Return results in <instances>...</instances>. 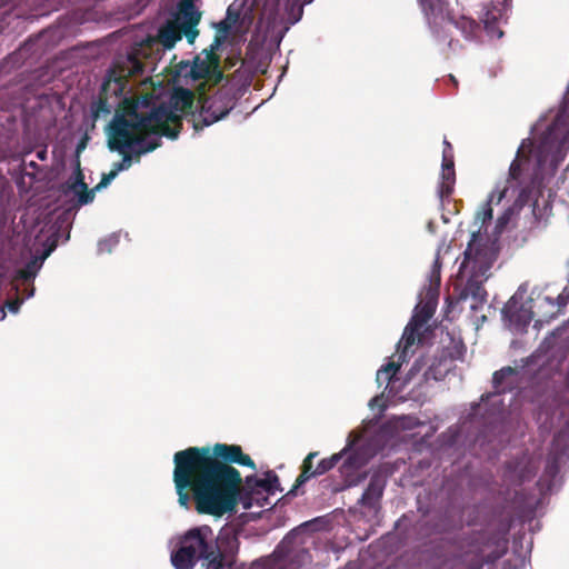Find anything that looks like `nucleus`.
Returning <instances> with one entry per match:
<instances>
[{"label":"nucleus","instance_id":"nucleus-1","mask_svg":"<svg viewBox=\"0 0 569 569\" xmlns=\"http://www.w3.org/2000/svg\"><path fill=\"white\" fill-rule=\"evenodd\" d=\"M102 92L103 99L93 111L94 118L100 112L110 113L112 109L116 110V116L107 129L108 144L111 150L124 156L90 191H87V184L80 179V174L74 178L66 193L80 206L91 202L94 191L108 187L119 172L130 168L132 160L127 152L144 154L159 147L162 136L176 139L179 121L193 103L192 92L183 88L172 92L168 106H156L153 99L148 97L136 99L128 89L124 77H117L114 72L107 76Z\"/></svg>","mask_w":569,"mask_h":569},{"label":"nucleus","instance_id":"nucleus-2","mask_svg":"<svg viewBox=\"0 0 569 569\" xmlns=\"http://www.w3.org/2000/svg\"><path fill=\"white\" fill-rule=\"evenodd\" d=\"M219 459L256 468L252 459L236 445L217 443L212 448L191 447L178 451L173 459V482L181 507H189L188 489L192 491L196 510L213 517L232 513L238 501L243 509L272 505L270 497L281 490L274 472L247 477L240 491V473Z\"/></svg>","mask_w":569,"mask_h":569},{"label":"nucleus","instance_id":"nucleus-3","mask_svg":"<svg viewBox=\"0 0 569 569\" xmlns=\"http://www.w3.org/2000/svg\"><path fill=\"white\" fill-rule=\"evenodd\" d=\"M416 428H427L425 436L435 431V428L426 426L411 416H400L389 420L376 436L366 439L363 442L360 441L362 436L352 431L347 439L346 447L331 457L319 461L316 469H312V460L318 456V452H310L303 461L302 472L297 479V486L303 485L312 477L326 473L340 460H342V463L339 470L346 486H357L362 479L360 469L382 449V440L401 438V432Z\"/></svg>","mask_w":569,"mask_h":569},{"label":"nucleus","instance_id":"nucleus-4","mask_svg":"<svg viewBox=\"0 0 569 569\" xmlns=\"http://www.w3.org/2000/svg\"><path fill=\"white\" fill-rule=\"evenodd\" d=\"M440 284V266H439V251L437 252L433 269L431 271L429 287L425 291L423 298L418 302L415 308V313L411 321L406 327L399 346L402 351L393 356L390 361L382 366L377 372V382L381 386L386 383V391L388 398H398L403 401L406 398L399 396L406 383H408L418 372L426 366L423 359H418L411 367L408 377L401 381L397 373L415 346L416 340L418 343L422 342L421 332L427 329V322L432 317L438 300V287Z\"/></svg>","mask_w":569,"mask_h":569},{"label":"nucleus","instance_id":"nucleus-5","mask_svg":"<svg viewBox=\"0 0 569 569\" xmlns=\"http://www.w3.org/2000/svg\"><path fill=\"white\" fill-rule=\"evenodd\" d=\"M428 27L440 43H447L451 47V40L448 41V33L452 28L459 29L466 39H472L479 31L478 23L461 16L459 20H452L446 9L443 0H419Z\"/></svg>","mask_w":569,"mask_h":569},{"label":"nucleus","instance_id":"nucleus-6","mask_svg":"<svg viewBox=\"0 0 569 569\" xmlns=\"http://www.w3.org/2000/svg\"><path fill=\"white\" fill-rule=\"evenodd\" d=\"M213 531L209 526L190 529L180 538L177 550L171 552V562L176 569H192L200 559L213 555Z\"/></svg>","mask_w":569,"mask_h":569},{"label":"nucleus","instance_id":"nucleus-7","mask_svg":"<svg viewBox=\"0 0 569 569\" xmlns=\"http://www.w3.org/2000/svg\"><path fill=\"white\" fill-rule=\"evenodd\" d=\"M201 13L197 10L191 0H182L177 8L174 19L168 21L159 30V41L166 49L174 47L183 33L189 43H193L198 37L197 26L200 22Z\"/></svg>","mask_w":569,"mask_h":569},{"label":"nucleus","instance_id":"nucleus-8","mask_svg":"<svg viewBox=\"0 0 569 569\" xmlns=\"http://www.w3.org/2000/svg\"><path fill=\"white\" fill-rule=\"evenodd\" d=\"M198 89L199 110L198 114L193 116V127L196 130L219 121L229 113L234 104V98L231 94L230 88L222 87L209 96L202 90L201 84Z\"/></svg>","mask_w":569,"mask_h":569},{"label":"nucleus","instance_id":"nucleus-9","mask_svg":"<svg viewBox=\"0 0 569 569\" xmlns=\"http://www.w3.org/2000/svg\"><path fill=\"white\" fill-rule=\"evenodd\" d=\"M220 46L218 39L211 44L210 50H203L201 56L194 58L192 64H183L180 67V76L186 78L187 81H198L206 79V81L217 82L222 78L220 70L218 69V60L213 54Z\"/></svg>","mask_w":569,"mask_h":569},{"label":"nucleus","instance_id":"nucleus-10","mask_svg":"<svg viewBox=\"0 0 569 569\" xmlns=\"http://www.w3.org/2000/svg\"><path fill=\"white\" fill-rule=\"evenodd\" d=\"M503 319L511 330L521 332L533 317L532 300L526 299V288L520 287L502 309Z\"/></svg>","mask_w":569,"mask_h":569},{"label":"nucleus","instance_id":"nucleus-11","mask_svg":"<svg viewBox=\"0 0 569 569\" xmlns=\"http://www.w3.org/2000/svg\"><path fill=\"white\" fill-rule=\"evenodd\" d=\"M456 182L453 151L451 144L445 140L442 150V163L438 194L441 200L449 197Z\"/></svg>","mask_w":569,"mask_h":569},{"label":"nucleus","instance_id":"nucleus-12","mask_svg":"<svg viewBox=\"0 0 569 569\" xmlns=\"http://www.w3.org/2000/svg\"><path fill=\"white\" fill-rule=\"evenodd\" d=\"M507 6L508 0H496L491 9L488 6L482 7L480 18L488 36L492 39H500L503 36L498 24L506 13Z\"/></svg>","mask_w":569,"mask_h":569},{"label":"nucleus","instance_id":"nucleus-13","mask_svg":"<svg viewBox=\"0 0 569 569\" xmlns=\"http://www.w3.org/2000/svg\"><path fill=\"white\" fill-rule=\"evenodd\" d=\"M453 350L455 351L443 350L441 357L432 361L423 373L426 380H441L452 369L453 360L461 356L459 345L456 343Z\"/></svg>","mask_w":569,"mask_h":569},{"label":"nucleus","instance_id":"nucleus-14","mask_svg":"<svg viewBox=\"0 0 569 569\" xmlns=\"http://www.w3.org/2000/svg\"><path fill=\"white\" fill-rule=\"evenodd\" d=\"M518 372L510 368H503L500 371L495 372L493 375V386L496 388V392L492 395H488L486 398L482 397L481 401L483 403L490 402L491 405H496L500 402L499 397L505 393L510 386L517 381Z\"/></svg>","mask_w":569,"mask_h":569},{"label":"nucleus","instance_id":"nucleus-15","mask_svg":"<svg viewBox=\"0 0 569 569\" xmlns=\"http://www.w3.org/2000/svg\"><path fill=\"white\" fill-rule=\"evenodd\" d=\"M289 536L282 541L281 546L272 553L271 557L261 561L262 569H298L299 565L293 562L289 555H286L282 549L289 540Z\"/></svg>","mask_w":569,"mask_h":569},{"label":"nucleus","instance_id":"nucleus-16","mask_svg":"<svg viewBox=\"0 0 569 569\" xmlns=\"http://www.w3.org/2000/svg\"><path fill=\"white\" fill-rule=\"evenodd\" d=\"M56 248V239L49 238L46 242V250L41 257H34L24 269L20 271V277L24 280L36 277L41 269L43 261L50 256Z\"/></svg>","mask_w":569,"mask_h":569},{"label":"nucleus","instance_id":"nucleus-17","mask_svg":"<svg viewBox=\"0 0 569 569\" xmlns=\"http://www.w3.org/2000/svg\"><path fill=\"white\" fill-rule=\"evenodd\" d=\"M383 483L379 480H372L361 497V503L375 508L382 496Z\"/></svg>","mask_w":569,"mask_h":569},{"label":"nucleus","instance_id":"nucleus-18","mask_svg":"<svg viewBox=\"0 0 569 569\" xmlns=\"http://www.w3.org/2000/svg\"><path fill=\"white\" fill-rule=\"evenodd\" d=\"M568 301H569V287H566V288H563L561 293L558 295L556 300H553L550 297H542L541 299H539V307H542L543 305L549 306L552 309L550 316L553 317L556 313L555 309L557 308V311H559L561 308H563L567 305Z\"/></svg>","mask_w":569,"mask_h":569},{"label":"nucleus","instance_id":"nucleus-19","mask_svg":"<svg viewBox=\"0 0 569 569\" xmlns=\"http://www.w3.org/2000/svg\"><path fill=\"white\" fill-rule=\"evenodd\" d=\"M119 242V236L116 233H112L108 236L107 238L102 239L98 243V250L99 252H111L112 249L118 244Z\"/></svg>","mask_w":569,"mask_h":569},{"label":"nucleus","instance_id":"nucleus-20","mask_svg":"<svg viewBox=\"0 0 569 569\" xmlns=\"http://www.w3.org/2000/svg\"><path fill=\"white\" fill-rule=\"evenodd\" d=\"M206 569H229L218 557L210 556L208 559H203Z\"/></svg>","mask_w":569,"mask_h":569},{"label":"nucleus","instance_id":"nucleus-21","mask_svg":"<svg viewBox=\"0 0 569 569\" xmlns=\"http://www.w3.org/2000/svg\"><path fill=\"white\" fill-rule=\"evenodd\" d=\"M383 398H385V392L380 396V397H376L373 398L370 402H369V406L371 409H375V407H378L380 411L383 410L385 408V401H383Z\"/></svg>","mask_w":569,"mask_h":569},{"label":"nucleus","instance_id":"nucleus-22","mask_svg":"<svg viewBox=\"0 0 569 569\" xmlns=\"http://www.w3.org/2000/svg\"><path fill=\"white\" fill-rule=\"evenodd\" d=\"M23 303V300H13V301H9L7 303V308L9 309L10 312L12 313H17L21 307V305Z\"/></svg>","mask_w":569,"mask_h":569},{"label":"nucleus","instance_id":"nucleus-23","mask_svg":"<svg viewBox=\"0 0 569 569\" xmlns=\"http://www.w3.org/2000/svg\"><path fill=\"white\" fill-rule=\"evenodd\" d=\"M129 63H130V73L142 72V66L138 60L129 59Z\"/></svg>","mask_w":569,"mask_h":569},{"label":"nucleus","instance_id":"nucleus-24","mask_svg":"<svg viewBox=\"0 0 569 569\" xmlns=\"http://www.w3.org/2000/svg\"><path fill=\"white\" fill-rule=\"evenodd\" d=\"M539 486L541 488V490L543 491H551L553 488H555V483L552 482H547L545 477L540 479L539 481Z\"/></svg>","mask_w":569,"mask_h":569},{"label":"nucleus","instance_id":"nucleus-25","mask_svg":"<svg viewBox=\"0 0 569 569\" xmlns=\"http://www.w3.org/2000/svg\"><path fill=\"white\" fill-rule=\"evenodd\" d=\"M557 473H558L557 466L555 463H551L550 466L547 467L545 477H551L555 479Z\"/></svg>","mask_w":569,"mask_h":569},{"label":"nucleus","instance_id":"nucleus-26","mask_svg":"<svg viewBox=\"0 0 569 569\" xmlns=\"http://www.w3.org/2000/svg\"><path fill=\"white\" fill-rule=\"evenodd\" d=\"M302 11H303V10H302V4H298V6H297V13H296L295 18L291 20V23H292V24H293V23H296V22H298V21L301 19Z\"/></svg>","mask_w":569,"mask_h":569},{"label":"nucleus","instance_id":"nucleus-27","mask_svg":"<svg viewBox=\"0 0 569 569\" xmlns=\"http://www.w3.org/2000/svg\"><path fill=\"white\" fill-rule=\"evenodd\" d=\"M37 157L40 160H44L46 159V150L38 151Z\"/></svg>","mask_w":569,"mask_h":569},{"label":"nucleus","instance_id":"nucleus-28","mask_svg":"<svg viewBox=\"0 0 569 569\" xmlns=\"http://www.w3.org/2000/svg\"><path fill=\"white\" fill-rule=\"evenodd\" d=\"M33 293H34V290H33V289H31V290L29 291V293H28L27 298H31V297L33 296Z\"/></svg>","mask_w":569,"mask_h":569},{"label":"nucleus","instance_id":"nucleus-29","mask_svg":"<svg viewBox=\"0 0 569 569\" xmlns=\"http://www.w3.org/2000/svg\"><path fill=\"white\" fill-rule=\"evenodd\" d=\"M299 557L301 558V561H303L307 558L305 552L300 553Z\"/></svg>","mask_w":569,"mask_h":569},{"label":"nucleus","instance_id":"nucleus-30","mask_svg":"<svg viewBox=\"0 0 569 569\" xmlns=\"http://www.w3.org/2000/svg\"><path fill=\"white\" fill-rule=\"evenodd\" d=\"M562 436H559L557 439H556V443L558 445V442L560 441Z\"/></svg>","mask_w":569,"mask_h":569},{"label":"nucleus","instance_id":"nucleus-31","mask_svg":"<svg viewBox=\"0 0 569 569\" xmlns=\"http://www.w3.org/2000/svg\"><path fill=\"white\" fill-rule=\"evenodd\" d=\"M312 0H305V3H310Z\"/></svg>","mask_w":569,"mask_h":569}]
</instances>
